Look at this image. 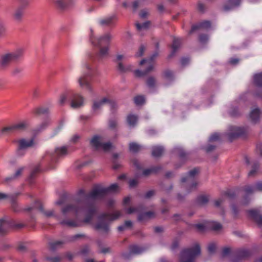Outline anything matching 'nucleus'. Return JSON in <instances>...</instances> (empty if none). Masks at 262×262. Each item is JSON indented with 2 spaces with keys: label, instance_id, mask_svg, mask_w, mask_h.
Instances as JSON below:
<instances>
[{
  "label": "nucleus",
  "instance_id": "nucleus-1",
  "mask_svg": "<svg viewBox=\"0 0 262 262\" xmlns=\"http://www.w3.org/2000/svg\"><path fill=\"white\" fill-rule=\"evenodd\" d=\"M78 194L84 196V201L78 200L75 205L70 204L63 207L61 210L62 215L66 217L71 214H74L76 217H78L81 214L85 213L86 215L82 222L90 223L98 211L95 200L102 199L106 195L104 187L96 185L87 194L85 193L83 189L79 190Z\"/></svg>",
  "mask_w": 262,
  "mask_h": 262
},
{
  "label": "nucleus",
  "instance_id": "nucleus-2",
  "mask_svg": "<svg viewBox=\"0 0 262 262\" xmlns=\"http://www.w3.org/2000/svg\"><path fill=\"white\" fill-rule=\"evenodd\" d=\"M112 36L110 33H106L98 38H95L91 36L90 40L92 43L95 46L100 48L99 53L96 55L90 56V61H100L106 57L108 54L109 46Z\"/></svg>",
  "mask_w": 262,
  "mask_h": 262
},
{
  "label": "nucleus",
  "instance_id": "nucleus-3",
  "mask_svg": "<svg viewBox=\"0 0 262 262\" xmlns=\"http://www.w3.org/2000/svg\"><path fill=\"white\" fill-rule=\"evenodd\" d=\"M121 216L120 211H116L112 213H102L98 216V221L94 228L96 230L107 234L110 231L111 222L118 219Z\"/></svg>",
  "mask_w": 262,
  "mask_h": 262
},
{
  "label": "nucleus",
  "instance_id": "nucleus-4",
  "mask_svg": "<svg viewBox=\"0 0 262 262\" xmlns=\"http://www.w3.org/2000/svg\"><path fill=\"white\" fill-rule=\"evenodd\" d=\"M85 68L86 71L79 77L78 82L80 88L92 92V79L97 74V70L95 67L91 66L90 63H87L85 66Z\"/></svg>",
  "mask_w": 262,
  "mask_h": 262
},
{
  "label": "nucleus",
  "instance_id": "nucleus-5",
  "mask_svg": "<svg viewBox=\"0 0 262 262\" xmlns=\"http://www.w3.org/2000/svg\"><path fill=\"white\" fill-rule=\"evenodd\" d=\"M68 99L70 101L71 106L72 108H76L83 105V97L81 95L71 91L68 92L60 96L59 101L60 104L63 105Z\"/></svg>",
  "mask_w": 262,
  "mask_h": 262
},
{
  "label": "nucleus",
  "instance_id": "nucleus-6",
  "mask_svg": "<svg viewBox=\"0 0 262 262\" xmlns=\"http://www.w3.org/2000/svg\"><path fill=\"white\" fill-rule=\"evenodd\" d=\"M201 254V248L199 244H195L193 247L186 248L182 251L180 262H195L198 256Z\"/></svg>",
  "mask_w": 262,
  "mask_h": 262
},
{
  "label": "nucleus",
  "instance_id": "nucleus-7",
  "mask_svg": "<svg viewBox=\"0 0 262 262\" xmlns=\"http://www.w3.org/2000/svg\"><path fill=\"white\" fill-rule=\"evenodd\" d=\"M68 154L67 147L62 146L57 147L53 152H47L45 155V159L47 160H50V164L49 169H54L55 167L52 164L56 162L58 159L63 157Z\"/></svg>",
  "mask_w": 262,
  "mask_h": 262
},
{
  "label": "nucleus",
  "instance_id": "nucleus-8",
  "mask_svg": "<svg viewBox=\"0 0 262 262\" xmlns=\"http://www.w3.org/2000/svg\"><path fill=\"white\" fill-rule=\"evenodd\" d=\"M23 55V49H18L15 52L3 54L0 58V66L3 68H6L11 62L18 59Z\"/></svg>",
  "mask_w": 262,
  "mask_h": 262
},
{
  "label": "nucleus",
  "instance_id": "nucleus-9",
  "mask_svg": "<svg viewBox=\"0 0 262 262\" xmlns=\"http://www.w3.org/2000/svg\"><path fill=\"white\" fill-rule=\"evenodd\" d=\"M158 52H156L154 53L151 55V56L150 57L149 59H144L142 60L140 62V64L143 65L145 63H147V67L146 69L144 71H141V70H136L135 71V75L137 77H142V76L146 75L147 74L149 73L150 72H151L154 69V60L155 59V58L158 56Z\"/></svg>",
  "mask_w": 262,
  "mask_h": 262
},
{
  "label": "nucleus",
  "instance_id": "nucleus-10",
  "mask_svg": "<svg viewBox=\"0 0 262 262\" xmlns=\"http://www.w3.org/2000/svg\"><path fill=\"white\" fill-rule=\"evenodd\" d=\"M28 123L27 121H22L12 125L6 126L2 128L0 134L9 135L17 131H23L27 128Z\"/></svg>",
  "mask_w": 262,
  "mask_h": 262
},
{
  "label": "nucleus",
  "instance_id": "nucleus-11",
  "mask_svg": "<svg viewBox=\"0 0 262 262\" xmlns=\"http://www.w3.org/2000/svg\"><path fill=\"white\" fill-rule=\"evenodd\" d=\"M24 226L21 223L16 224L13 220H6L0 219V234L6 233L12 228L19 229L23 228Z\"/></svg>",
  "mask_w": 262,
  "mask_h": 262
},
{
  "label": "nucleus",
  "instance_id": "nucleus-12",
  "mask_svg": "<svg viewBox=\"0 0 262 262\" xmlns=\"http://www.w3.org/2000/svg\"><path fill=\"white\" fill-rule=\"evenodd\" d=\"M199 169L198 168H194L193 169L190 170L188 175L186 177H184L181 179V182H191V184L188 189V193L190 192L192 190L195 189L198 185L197 182L194 180V178L195 176L198 173Z\"/></svg>",
  "mask_w": 262,
  "mask_h": 262
},
{
  "label": "nucleus",
  "instance_id": "nucleus-13",
  "mask_svg": "<svg viewBox=\"0 0 262 262\" xmlns=\"http://www.w3.org/2000/svg\"><path fill=\"white\" fill-rule=\"evenodd\" d=\"M85 235L83 234H77L74 235L70 236L66 238L64 241H56L50 242L49 244L50 248L52 250H55L57 248L61 247L63 244L67 242H72L77 240L79 238L84 237Z\"/></svg>",
  "mask_w": 262,
  "mask_h": 262
},
{
  "label": "nucleus",
  "instance_id": "nucleus-14",
  "mask_svg": "<svg viewBox=\"0 0 262 262\" xmlns=\"http://www.w3.org/2000/svg\"><path fill=\"white\" fill-rule=\"evenodd\" d=\"M26 210L29 211H34L35 210H37L43 213L47 217H51L54 216L56 217L58 220H59V217L54 215V211L53 210L45 211L43 210L42 205L39 201H35L32 207H29L27 208Z\"/></svg>",
  "mask_w": 262,
  "mask_h": 262
},
{
  "label": "nucleus",
  "instance_id": "nucleus-15",
  "mask_svg": "<svg viewBox=\"0 0 262 262\" xmlns=\"http://www.w3.org/2000/svg\"><path fill=\"white\" fill-rule=\"evenodd\" d=\"M230 133L228 135V137L230 142L234 139L244 136L246 133V130L244 127L235 126H231L229 127Z\"/></svg>",
  "mask_w": 262,
  "mask_h": 262
},
{
  "label": "nucleus",
  "instance_id": "nucleus-16",
  "mask_svg": "<svg viewBox=\"0 0 262 262\" xmlns=\"http://www.w3.org/2000/svg\"><path fill=\"white\" fill-rule=\"evenodd\" d=\"M105 104H108L112 111L117 108V104L114 101L107 98H103L99 101H95L94 102L93 109L94 110H98Z\"/></svg>",
  "mask_w": 262,
  "mask_h": 262
},
{
  "label": "nucleus",
  "instance_id": "nucleus-17",
  "mask_svg": "<svg viewBox=\"0 0 262 262\" xmlns=\"http://www.w3.org/2000/svg\"><path fill=\"white\" fill-rule=\"evenodd\" d=\"M20 5L15 10L13 13L14 19L17 21L21 20L25 12V7L28 4L27 0H20Z\"/></svg>",
  "mask_w": 262,
  "mask_h": 262
},
{
  "label": "nucleus",
  "instance_id": "nucleus-18",
  "mask_svg": "<svg viewBox=\"0 0 262 262\" xmlns=\"http://www.w3.org/2000/svg\"><path fill=\"white\" fill-rule=\"evenodd\" d=\"M250 251L244 249H238L235 251V257L232 259V262H238L239 260L247 258L251 255Z\"/></svg>",
  "mask_w": 262,
  "mask_h": 262
},
{
  "label": "nucleus",
  "instance_id": "nucleus-19",
  "mask_svg": "<svg viewBox=\"0 0 262 262\" xmlns=\"http://www.w3.org/2000/svg\"><path fill=\"white\" fill-rule=\"evenodd\" d=\"M118 18L115 14L107 16L99 20V23L102 26H114L115 25Z\"/></svg>",
  "mask_w": 262,
  "mask_h": 262
},
{
  "label": "nucleus",
  "instance_id": "nucleus-20",
  "mask_svg": "<svg viewBox=\"0 0 262 262\" xmlns=\"http://www.w3.org/2000/svg\"><path fill=\"white\" fill-rule=\"evenodd\" d=\"M129 249L130 250L129 253H124L122 254V257L125 259H129L132 254H141L143 251V249L142 247L137 245H130L129 247Z\"/></svg>",
  "mask_w": 262,
  "mask_h": 262
},
{
  "label": "nucleus",
  "instance_id": "nucleus-21",
  "mask_svg": "<svg viewBox=\"0 0 262 262\" xmlns=\"http://www.w3.org/2000/svg\"><path fill=\"white\" fill-rule=\"evenodd\" d=\"M249 216L258 225H262V216L257 210L251 209L247 211Z\"/></svg>",
  "mask_w": 262,
  "mask_h": 262
},
{
  "label": "nucleus",
  "instance_id": "nucleus-22",
  "mask_svg": "<svg viewBox=\"0 0 262 262\" xmlns=\"http://www.w3.org/2000/svg\"><path fill=\"white\" fill-rule=\"evenodd\" d=\"M241 2V0H228L223 6V10L224 11H229L234 8L238 7Z\"/></svg>",
  "mask_w": 262,
  "mask_h": 262
},
{
  "label": "nucleus",
  "instance_id": "nucleus-23",
  "mask_svg": "<svg viewBox=\"0 0 262 262\" xmlns=\"http://www.w3.org/2000/svg\"><path fill=\"white\" fill-rule=\"evenodd\" d=\"M155 217V214L153 211H147L146 212H139L138 215V220L139 222H145Z\"/></svg>",
  "mask_w": 262,
  "mask_h": 262
},
{
  "label": "nucleus",
  "instance_id": "nucleus-24",
  "mask_svg": "<svg viewBox=\"0 0 262 262\" xmlns=\"http://www.w3.org/2000/svg\"><path fill=\"white\" fill-rule=\"evenodd\" d=\"M73 3V0H55L56 6L61 9L64 10L71 6Z\"/></svg>",
  "mask_w": 262,
  "mask_h": 262
},
{
  "label": "nucleus",
  "instance_id": "nucleus-25",
  "mask_svg": "<svg viewBox=\"0 0 262 262\" xmlns=\"http://www.w3.org/2000/svg\"><path fill=\"white\" fill-rule=\"evenodd\" d=\"M211 26V23L208 20H204L198 24L193 25L189 32V34L192 33L195 31L200 29H208Z\"/></svg>",
  "mask_w": 262,
  "mask_h": 262
},
{
  "label": "nucleus",
  "instance_id": "nucleus-26",
  "mask_svg": "<svg viewBox=\"0 0 262 262\" xmlns=\"http://www.w3.org/2000/svg\"><path fill=\"white\" fill-rule=\"evenodd\" d=\"M33 144V139L27 140L25 139L20 140L18 142L19 152L25 150L27 148L31 147Z\"/></svg>",
  "mask_w": 262,
  "mask_h": 262
},
{
  "label": "nucleus",
  "instance_id": "nucleus-27",
  "mask_svg": "<svg viewBox=\"0 0 262 262\" xmlns=\"http://www.w3.org/2000/svg\"><path fill=\"white\" fill-rule=\"evenodd\" d=\"M182 43V39L178 38H174L173 39L172 43L171 45L172 51L170 55H169V57L170 58L174 56L175 53L179 49Z\"/></svg>",
  "mask_w": 262,
  "mask_h": 262
},
{
  "label": "nucleus",
  "instance_id": "nucleus-28",
  "mask_svg": "<svg viewBox=\"0 0 262 262\" xmlns=\"http://www.w3.org/2000/svg\"><path fill=\"white\" fill-rule=\"evenodd\" d=\"M124 56L122 55H117L116 56V58L114 60L115 62H118L117 66V69L119 71L122 73L126 72V71L129 70V67H125L123 64L120 62L123 58Z\"/></svg>",
  "mask_w": 262,
  "mask_h": 262
},
{
  "label": "nucleus",
  "instance_id": "nucleus-29",
  "mask_svg": "<svg viewBox=\"0 0 262 262\" xmlns=\"http://www.w3.org/2000/svg\"><path fill=\"white\" fill-rule=\"evenodd\" d=\"M60 224L69 227H76L81 226V223L76 220L64 219L60 221Z\"/></svg>",
  "mask_w": 262,
  "mask_h": 262
},
{
  "label": "nucleus",
  "instance_id": "nucleus-30",
  "mask_svg": "<svg viewBox=\"0 0 262 262\" xmlns=\"http://www.w3.org/2000/svg\"><path fill=\"white\" fill-rule=\"evenodd\" d=\"M162 169L160 166H153L150 168L144 169L143 171V175L147 177L151 174H156L159 172Z\"/></svg>",
  "mask_w": 262,
  "mask_h": 262
},
{
  "label": "nucleus",
  "instance_id": "nucleus-31",
  "mask_svg": "<svg viewBox=\"0 0 262 262\" xmlns=\"http://www.w3.org/2000/svg\"><path fill=\"white\" fill-rule=\"evenodd\" d=\"M4 199H9L12 202V206L15 211H17V210L16 209V203L14 201V196L12 194H7L4 193L0 192V200Z\"/></svg>",
  "mask_w": 262,
  "mask_h": 262
},
{
  "label": "nucleus",
  "instance_id": "nucleus-32",
  "mask_svg": "<svg viewBox=\"0 0 262 262\" xmlns=\"http://www.w3.org/2000/svg\"><path fill=\"white\" fill-rule=\"evenodd\" d=\"M91 145L94 147L96 149H99L101 148L102 145V142L101 141V138L98 136H95L90 141Z\"/></svg>",
  "mask_w": 262,
  "mask_h": 262
},
{
  "label": "nucleus",
  "instance_id": "nucleus-33",
  "mask_svg": "<svg viewBox=\"0 0 262 262\" xmlns=\"http://www.w3.org/2000/svg\"><path fill=\"white\" fill-rule=\"evenodd\" d=\"M260 114V110L258 108L252 110L250 114V118L251 121L256 123L259 120Z\"/></svg>",
  "mask_w": 262,
  "mask_h": 262
},
{
  "label": "nucleus",
  "instance_id": "nucleus-34",
  "mask_svg": "<svg viewBox=\"0 0 262 262\" xmlns=\"http://www.w3.org/2000/svg\"><path fill=\"white\" fill-rule=\"evenodd\" d=\"M254 188L251 186H246L245 187L244 189V191L246 192V195L244 197V200L243 201V204L244 205H247L249 202V199L248 195L251 194L254 191Z\"/></svg>",
  "mask_w": 262,
  "mask_h": 262
},
{
  "label": "nucleus",
  "instance_id": "nucleus-35",
  "mask_svg": "<svg viewBox=\"0 0 262 262\" xmlns=\"http://www.w3.org/2000/svg\"><path fill=\"white\" fill-rule=\"evenodd\" d=\"M164 150V147L162 146H155L152 148V156L154 157L161 156Z\"/></svg>",
  "mask_w": 262,
  "mask_h": 262
},
{
  "label": "nucleus",
  "instance_id": "nucleus-36",
  "mask_svg": "<svg viewBox=\"0 0 262 262\" xmlns=\"http://www.w3.org/2000/svg\"><path fill=\"white\" fill-rule=\"evenodd\" d=\"M127 122L130 126H134L138 120V117L135 115H129L127 117Z\"/></svg>",
  "mask_w": 262,
  "mask_h": 262
},
{
  "label": "nucleus",
  "instance_id": "nucleus-37",
  "mask_svg": "<svg viewBox=\"0 0 262 262\" xmlns=\"http://www.w3.org/2000/svg\"><path fill=\"white\" fill-rule=\"evenodd\" d=\"M254 83L258 87H262V73L255 74L253 77Z\"/></svg>",
  "mask_w": 262,
  "mask_h": 262
},
{
  "label": "nucleus",
  "instance_id": "nucleus-38",
  "mask_svg": "<svg viewBox=\"0 0 262 262\" xmlns=\"http://www.w3.org/2000/svg\"><path fill=\"white\" fill-rule=\"evenodd\" d=\"M141 149V146L139 144L131 142L129 144V149L130 151L136 153L138 152Z\"/></svg>",
  "mask_w": 262,
  "mask_h": 262
},
{
  "label": "nucleus",
  "instance_id": "nucleus-39",
  "mask_svg": "<svg viewBox=\"0 0 262 262\" xmlns=\"http://www.w3.org/2000/svg\"><path fill=\"white\" fill-rule=\"evenodd\" d=\"M40 165L36 166L31 171L28 181L30 183H32L33 179L35 177L36 174L40 171Z\"/></svg>",
  "mask_w": 262,
  "mask_h": 262
},
{
  "label": "nucleus",
  "instance_id": "nucleus-40",
  "mask_svg": "<svg viewBox=\"0 0 262 262\" xmlns=\"http://www.w3.org/2000/svg\"><path fill=\"white\" fill-rule=\"evenodd\" d=\"M106 194L117 192L118 190V186L117 184H113L107 187H104Z\"/></svg>",
  "mask_w": 262,
  "mask_h": 262
},
{
  "label": "nucleus",
  "instance_id": "nucleus-41",
  "mask_svg": "<svg viewBox=\"0 0 262 262\" xmlns=\"http://www.w3.org/2000/svg\"><path fill=\"white\" fill-rule=\"evenodd\" d=\"M259 167V164L257 162H255L253 163L252 166V169L249 172L248 176L249 177H253L254 176L257 172L258 169Z\"/></svg>",
  "mask_w": 262,
  "mask_h": 262
},
{
  "label": "nucleus",
  "instance_id": "nucleus-42",
  "mask_svg": "<svg viewBox=\"0 0 262 262\" xmlns=\"http://www.w3.org/2000/svg\"><path fill=\"white\" fill-rule=\"evenodd\" d=\"M208 198L205 195H201L198 196L196 202L199 205H204L208 202Z\"/></svg>",
  "mask_w": 262,
  "mask_h": 262
},
{
  "label": "nucleus",
  "instance_id": "nucleus-43",
  "mask_svg": "<svg viewBox=\"0 0 262 262\" xmlns=\"http://www.w3.org/2000/svg\"><path fill=\"white\" fill-rule=\"evenodd\" d=\"M48 112L49 109L45 107L36 108L33 111V113L36 115L46 114L48 113Z\"/></svg>",
  "mask_w": 262,
  "mask_h": 262
},
{
  "label": "nucleus",
  "instance_id": "nucleus-44",
  "mask_svg": "<svg viewBox=\"0 0 262 262\" xmlns=\"http://www.w3.org/2000/svg\"><path fill=\"white\" fill-rule=\"evenodd\" d=\"M149 21H146L142 24L137 23L136 24L138 30H146L149 26Z\"/></svg>",
  "mask_w": 262,
  "mask_h": 262
},
{
  "label": "nucleus",
  "instance_id": "nucleus-45",
  "mask_svg": "<svg viewBox=\"0 0 262 262\" xmlns=\"http://www.w3.org/2000/svg\"><path fill=\"white\" fill-rule=\"evenodd\" d=\"M143 210L142 206H139L137 207H129L126 209V212L128 214H132L134 212H140Z\"/></svg>",
  "mask_w": 262,
  "mask_h": 262
},
{
  "label": "nucleus",
  "instance_id": "nucleus-46",
  "mask_svg": "<svg viewBox=\"0 0 262 262\" xmlns=\"http://www.w3.org/2000/svg\"><path fill=\"white\" fill-rule=\"evenodd\" d=\"M144 102L145 98L142 95L137 96L134 98V102L136 105H142Z\"/></svg>",
  "mask_w": 262,
  "mask_h": 262
},
{
  "label": "nucleus",
  "instance_id": "nucleus-47",
  "mask_svg": "<svg viewBox=\"0 0 262 262\" xmlns=\"http://www.w3.org/2000/svg\"><path fill=\"white\" fill-rule=\"evenodd\" d=\"M216 249V245L215 243L212 242L208 244L207 247V251L209 254L215 253Z\"/></svg>",
  "mask_w": 262,
  "mask_h": 262
},
{
  "label": "nucleus",
  "instance_id": "nucleus-48",
  "mask_svg": "<svg viewBox=\"0 0 262 262\" xmlns=\"http://www.w3.org/2000/svg\"><path fill=\"white\" fill-rule=\"evenodd\" d=\"M118 157V155L117 154H114L113 155L114 160L113 161V168L115 170L118 169L121 166L120 164H119L117 162V159Z\"/></svg>",
  "mask_w": 262,
  "mask_h": 262
},
{
  "label": "nucleus",
  "instance_id": "nucleus-49",
  "mask_svg": "<svg viewBox=\"0 0 262 262\" xmlns=\"http://www.w3.org/2000/svg\"><path fill=\"white\" fill-rule=\"evenodd\" d=\"M146 84H147V85L149 88H154L155 86V84H156V79H155V78L154 77H149L147 79Z\"/></svg>",
  "mask_w": 262,
  "mask_h": 262
},
{
  "label": "nucleus",
  "instance_id": "nucleus-50",
  "mask_svg": "<svg viewBox=\"0 0 262 262\" xmlns=\"http://www.w3.org/2000/svg\"><path fill=\"white\" fill-rule=\"evenodd\" d=\"M211 229L214 231H218L222 227V225L217 222H213L211 223Z\"/></svg>",
  "mask_w": 262,
  "mask_h": 262
},
{
  "label": "nucleus",
  "instance_id": "nucleus-51",
  "mask_svg": "<svg viewBox=\"0 0 262 262\" xmlns=\"http://www.w3.org/2000/svg\"><path fill=\"white\" fill-rule=\"evenodd\" d=\"M48 124H49L48 121H45V122H42L40 125V126L36 128V130L37 132H41V131L43 130V129H45L47 127Z\"/></svg>",
  "mask_w": 262,
  "mask_h": 262
},
{
  "label": "nucleus",
  "instance_id": "nucleus-52",
  "mask_svg": "<svg viewBox=\"0 0 262 262\" xmlns=\"http://www.w3.org/2000/svg\"><path fill=\"white\" fill-rule=\"evenodd\" d=\"M164 76L168 79H171L173 77V73L171 71L166 70L164 72Z\"/></svg>",
  "mask_w": 262,
  "mask_h": 262
},
{
  "label": "nucleus",
  "instance_id": "nucleus-53",
  "mask_svg": "<svg viewBox=\"0 0 262 262\" xmlns=\"http://www.w3.org/2000/svg\"><path fill=\"white\" fill-rule=\"evenodd\" d=\"M111 147L112 144L110 142L102 143L101 148H102L104 151H108L111 148Z\"/></svg>",
  "mask_w": 262,
  "mask_h": 262
},
{
  "label": "nucleus",
  "instance_id": "nucleus-54",
  "mask_svg": "<svg viewBox=\"0 0 262 262\" xmlns=\"http://www.w3.org/2000/svg\"><path fill=\"white\" fill-rule=\"evenodd\" d=\"M208 39V36L206 34H201L199 36V41L200 42L202 43H206Z\"/></svg>",
  "mask_w": 262,
  "mask_h": 262
},
{
  "label": "nucleus",
  "instance_id": "nucleus-55",
  "mask_svg": "<svg viewBox=\"0 0 262 262\" xmlns=\"http://www.w3.org/2000/svg\"><path fill=\"white\" fill-rule=\"evenodd\" d=\"M224 194L225 195L227 196L228 197H229V198L232 199L235 196L236 193L233 190H228L226 191V192H225Z\"/></svg>",
  "mask_w": 262,
  "mask_h": 262
},
{
  "label": "nucleus",
  "instance_id": "nucleus-56",
  "mask_svg": "<svg viewBox=\"0 0 262 262\" xmlns=\"http://www.w3.org/2000/svg\"><path fill=\"white\" fill-rule=\"evenodd\" d=\"M188 156V154L184 150L180 149L179 151V157L182 160H185Z\"/></svg>",
  "mask_w": 262,
  "mask_h": 262
},
{
  "label": "nucleus",
  "instance_id": "nucleus-57",
  "mask_svg": "<svg viewBox=\"0 0 262 262\" xmlns=\"http://www.w3.org/2000/svg\"><path fill=\"white\" fill-rule=\"evenodd\" d=\"M231 252V249L228 247H225L222 250V256L224 257L229 255Z\"/></svg>",
  "mask_w": 262,
  "mask_h": 262
},
{
  "label": "nucleus",
  "instance_id": "nucleus-58",
  "mask_svg": "<svg viewBox=\"0 0 262 262\" xmlns=\"http://www.w3.org/2000/svg\"><path fill=\"white\" fill-rule=\"evenodd\" d=\"M198 9L200 12L204 13L206 9L205 5L201 2H198Z\"/></svg>",
  "mask_w": 262,
  "mask_h": 262
},
{
  "label": "nucleus",
  "instance_id": "nucleus-59",
  "mask_svg": "<svg viewBox=\"0 0 262 262\" xmlns=\"http://www.w3.org/2000/svg\"><path fill=\"white\" fill-rule=\"evenodd\" d=\"M47 260L50 262H59L61 260V258L58 256L56 257H47Z\"/></svg>",
  "mask_w": 262,
  "mask_h": 262
},
{
  "label": "nucleus",
  "instance_id": "nucleus-60",
  "mask_svg": "<svg viewBox=\"0 0 262 262\" xmlns=\"http://www.w3.org/2000/svg\"><path fill=\"white\" fill-rule=\"evenodd\" d=\"M220 139V135L217 133H214L211 135L209 138L210 141H217Z\"/></svg>",
  "mask_w": 262,
  "mask_h": 262
},
{
  "label": "nucleus",
  "instance_id": "nucleus-61",
  "mask_svg": "<svg viewBox=\"0 0 262 262\" xmlns=\"http://www.w3.org/2000/svg\"><path fill=\"white\" fill-rule=\"evenodd\" d=\"M145 48L144 46L142 45L139 48V51L137 53L136 56L138 57L142 56L145 51Z\"/></svg>",
  "mask_w": 262,
  "mask_h": 262
},
{
  "label": "nucleus",
  "instance_id": "nucleus-62",
  "mask_svg": "<svg viewBox=\"0 0 262 262\" xmlns=\"http://www.w3.org/2000/svg\"><path fill=\"white\" fill-rule=\"evenodd\" d=\"M133 164L138 169H141L142 166L140 165L139 162L137 159H133L132 160Z\"/></svg>",
  "mask_w": 262,
  "mask_h": 262
},
{
  "label": "nucleus",
  "instance_id": "nucleus-63",
  "mask_svg": "<svg viewBox=\"0 0 262 262\" xmlns=\"http://www.w3.org/2000/svg\"><path fill=\"white\" fill-rule=\"evenodd\" d=\"M24 169V167H21V168H19V169H18L16 170V171L15 172V173L14 174V177L16 179H17L19 176H20L23 172Z\"/></svg>",
  "mask_w": 262,
  "mask_h": 262
},
{
  "label": "nucleus",
  "instance_id": "nucleus-64",
  "mask_svg": "<svg viewBox=\"0 0 262 262\" xmlns=\"http://www.w3.org/2000/svg\"><path fill=\"white\" fill-rule=\"evenodd\" d=\"M22 69L20 68H15L12 71V74L14 76H17L22 71Z\"/></svg>",
  "mask_w": 262,
  "mask_h": 262
}]
</instances>
